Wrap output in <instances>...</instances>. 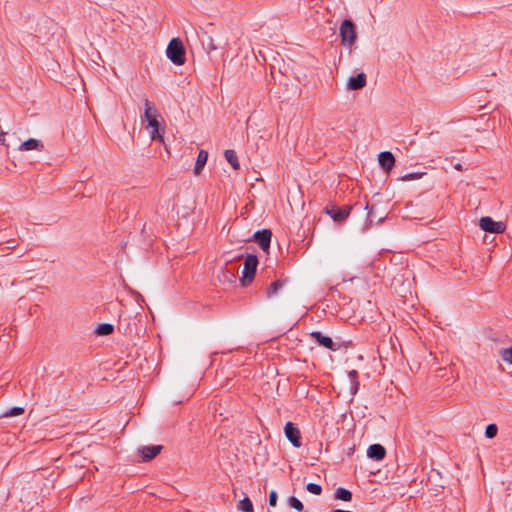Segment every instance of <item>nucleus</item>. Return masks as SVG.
Returning a JSON list of instances; mask_svg holds the SVG:
<instances>
[{"label":"nucleus","mask_w":512,"mask_h":512,"mask_svg":"<svg viewBox=\"0 0 512 512\" xmlns=\"http://www.w3.org/2000/svg\"><path fill=\"white\" fill-rule=\"evenodd\" d=\"M159 113L154 104L148 99L144 100V119L147 121L146 130L152 140L163 141V135L160 133V123L158 121Z\"/></svg>","instance_id":"nucleus-1"},{"label":"nucleus","mask_w":512,"mask_h":512,"mask_svg":"<svg viewBox=\"0 0 512 512\" xmlns=\"http://www.w3.org/2000/svg\"><path fill=\"white\" fill-rule=\"evenodd\" d=\"M168 59L175 65H183L185 63V50L181 40L172 39L166 49Z\"/></svg>","instance_id":"nucleus-2"},{"label":"nucleus","mask_w":512,"mask_h":512,"mask_svg":"<svg viewBox=\"0 0 512 512\" xmlns=\"http://www.w3.org/2000/svg\"><path fill=\"white\" fill-rule=\"evenodd\" d=\"M258 259L255 255L249 254L246 256L243 264L241 282L244 286L248 285L254 278Z\"/></svg>","instance_id":"nucleus-3"},{"label":"nucleus","mask_w":512,"mask_h":512,"mask_svg":"<svg viewBox=\"0 0 512 512\" xmlns=\"http://www.w3.org/2000/svg\"><path fill=\"white\" fill-rule=\"evenodd\" d=\"M339 33L344 46L350 47L355 43L356 30L352 21L344 20L340 25Z\"/></svg>","instance_id":"nucleus-4"},{"label":"nucleus","mask_w":512,"mask_h":512,"mask_svg":"<svg viewBox=\"0 0 512 512\" xmlns=\"http://www.w3.org/2000/svg\"><path fill=\"white\" fill-rule=\"evenodd\" d=\"M479 227L487 233L500 234L506 230V224L502 221H495L489 216L479 220Z\"/></svg>","instance_id":"nucleus-5"},{"label":"nucleus","mask_w":512,"mask_h":512,"mask_svg":"<svg viewBox=\"0 0 512 512\" xmlns=\"http://www.w3.org/2000/svg\"><path fill=\"white\" fill-rule=\"evenodd\" d=\"M174 209L179 217L186 219L194 212L195 203L191 200H178L174 206Z\"/></svg>","instance_id":"nucleus-6"},{"label":"nucleus","mask_w":512,"mask_h":512,"mask_svg":"<svg viewBox=\"0 0 512 512\" xmlns=\"http://www.w3.org/2000/svg\"><path fill=\"white\" fill-rule=\"evenodd\" d=\"M367 83V77L364 73H359L347 79L346 89L348 91H356L364 88Z\"/></svg>","instance_id":"nucleus-7"},{"label":"nucleus","mask_w":512,"mask_h":512,"mask_svg":"<svg viewBox=\"0 0 512 512\" xmlns=\"http://www.w3.org/2000/svg\"><path fill=\"white\" fill-rule=\"evenodd\" d=\"M284 432L285 436L294 447L299 448L301 446L300 431L293 423L287 422L284 427Z\"/></svg>","instance_id":"nucleus-8"},{"label":"nucleus","mask_w":512,"mask_h":512,"mask_svg":"<svg viewBox=\"0 0 512 512\" xmlns=\"http://www.w3.org/2000/svg\"><path fill=\"white\" fill-rule=\"evenodd\" d=\"M271 236V231L268 229H264L262 231H257L254 234V239L258 242V244L264 251H267L270 246Z\"/></svg>","instance_id":"nucleus-9"},{"label":"nucleus","mask_w":512,"mask_h":512,"mask_svg":"<svg viewBox=\"0 0 512 512\" xmlns=\"http://www.w3.org/2000/svg\"><path fill=\"white\" fill-rule=\"evenodd\" d=\"M351 211L350 206H344L342 208H331L330 210H327V213L330 215V217L337 222L343 221L346 219Z\"/></svg>","instance_id":"nucleus-10"},{"label":"nucleus","mask_w":512,"mask_h":512,"mask_svg":"<svg viewBox=\"0 0 512 512\" xmlns=\"http://www.w3.org/2000/svg\"><path fill=\"white\" fill-rule=\"evenodd\" d=\"M378 161L381 167L386 171H390L395 164V158L393 154L389 151L381 152L378 155Z\"/></svg>","instance_id":"nucleus-11"},{"label":"nucleus","mask_w":512,"mask_h":512,"mask_svg":"<svg viewBox=\"0 0 512 512\" xmlns=\"http://www.w3.org/2000/svg\"><path fill=\"white\" fill-rule=\"evenodd\" d=\"M311 337L315 339L321 346L335 351L337 348L335 347L332 339L326 335H323L321 332H312Z\"/></svg>","instance_id":"nucleus-12"},{"label":"nucleus","mask_w":512,"mask_h":512,"mask_svg":"<svg viewBox=\"0 0 512 512\" xmlns=\"http://www.w3.org/2000/svg\"><path fill=\"white\" fill-rule=\"evenodd\" d=\"M162 446L154 445V446H143L139 448V453L142 455L145 461H149L156 457L157 454L160 453Z\"/></svg>","instance_id":"nucleus-13"},{"label":"nucleus","mask_w":512,"mask_h":512,"mask_svg":"<svg viewBox=\"0 0 512 512\" xmlns=\"http://www.w3.org/2000/svg\"><path fill=\"white\" fill-rule=\"evenodd\" d=\"M385 448L380 444L370 445L367 449V456L377 461L382 460L385 457Z\"/></svg>","instance_id":"nucleus-14"},{"label":"nucleus","mask_w":512,"mask_h":512,"mask_svg":"<svg viewBox=\"0 0 512 512\" xmlns=\"http://www.w3.org/2000/svg\"><path fill=\"white\" fill-rule=\"evenodd\" d=\"M208 159V153L205 150H200L196 159L194 174L199 175L205 166Z\"/></svg>","instance_id":"nucleus-15"},{"label":"nucleus","mask_w":512,"mask_h":512,"mask_svg":"<svg viewBox=\"0 0 512 512\" xmlns=\"http://www.w3.org/2000/svg\"><path fill=\"white\" fill-rule=\"evenodd\" d=\"M42 147V144L39 140L30 138L27 141L23 142L19 146V151H32V150H39Z\"/></svg>","instance_id":"nucleus-16"},{"label":"nucleus","mask_w":512,"mask_h":512,"mask_svg":"<svg viewBox=\"0 0 512 512\" xmlns=\"http://www.w3.org/2000/svg\"><path fill=\"white\" fill-rule=\"evenodd\" d=\"M226 160L233 167V169L237 170L240 167L237 154L234 150L228 149L224 153Z\"/></svg>","instance_id":"nucleus-17"},{"label":"nucleus","mask_w":512,"mask_h":512,"mask_svg":"<svg viewBox=\"0 0 512 512\" xmlns=\"http://www.w3.org/2000/svg\"><path fill=\"white\" fill-rule=\"evenodd\" d=\"M113 330H114L113 325H111L109 323H103L97 327L96 333L101 336H106V335H110L113 332Z\"/></svg>","instance_id":"nucleus-18"},{"label":"nucleus","mask_w":512,"mask_h":512,"mask_svg":"<svg viewBox=\"0 0 512 512\" xmlns=\"http://www.w3.org/2000/svg\"><path fill=\"white\" fill-rule=\"evenodd\" d=\"M336 498L342 501H351L352 493L345 488H338L336 490Z\"/></svg>","instance_id":"nucleus-19"},{"label":"nucleus","mask_w":512,"mask_h":512,"mask_svg":"<svg viewBox=\"0 0 512 512\" xmlns=\"http://www.w3.org/2000/svg\"><path fill=\"white\" fill-rule=\"evenodd\" d=\"M238 509L242 512H252L253 511V504L251 500L248 497H245L242 499L238 504Z\"/></svg>","instance_id":"nucleus-20"},{"label":"nucleus","mask_w":512,"mask_h":512,"mask_svg":"<svg viewBox=\"0 0 512 512\" xmlns=\"http://www.w3.org/2000/svg\"><path fill=\"white\" fill-rule=\"evenodd\" d=\"M425 174H426V172L407 173V174L403 175L402 177H400L399 180L403 181V182L418 180V179H421Z\"/></svg>","instance_id":"nucleus-21"},{"label":"nucleus","mask_w":512,"mask_h":512,"mask_svg":"<svg viewBox=\"0 0 512 512\" xmlns=\"http://www.w3.org/2000/svg\"><path fill=\"white\" fill-rule=\"evenodd\" d=\"M499 354L505 363L512 365V347L501 349Z\"/></svg>","instance_id":"nucleus-22"},{"label":"nucleus","mask_w":512,"mask_h":512,"mask_svg":"<svg viewBox=\"0 0 512 512\" xmlns=\"http://www.w3.org/2000/svg\"><path fill=\"white\" fill-rule=\"evenodd\" d=\"M24 413V408L23 407H13V408H10L8 410H6L2 416L3 417H15V416H19L21 414Z\"/></svg>","instance_id":"nucleus-23"},{"label":"nucleus","mask_w":512,"mask_h":512,"mask_svg":"<svg viewBox=\"0 0 512 512\" xmlns=\"http://www.w3.org/2000/svg\"><path fill=\"white\" fill-rule=\"evenodd\" d=\"M282 286H283V282L280 280L273 282L270 285V287L267 289V296L273 297Z\"/></svg>","instance_id":"nucleus-24"},{"label":"nucleus","mask_w":512,"mask_h":512,"mask_svg":"<svg viewBox=\"0 0 512 512\" xmlns=\"http://www.w3.org/2000/svg\"><path fill=\"white\" fill-rule=\"evenodd\" d=\"M306 489L308 492H310L314 495H320L322 492L321 486L319 484H315V483H308L306 485Z\"/></svg>","instance_id":"nucleus-25"},{"label":"nucleus","mask_w":512,"mask_h":512,"mask_svg":"<svg viewBox=\"0 0 512 512\" xmlns=\"http://www.w3.org/2000/svg\"><path fill=\"white\" fill-rule=\"evenodd\" d=\"M498 428L495 424H489L485 429V435L487 438H494L497 435Z\"/></svg>","instance_id":"nucleus-26"},{"label":"nucleus","mask_w":512,"mask_h":512,"mask_svg":"<svg viewBox=\"0 0 512 512\" xmlns=\"http://www.w3.org/2000/svg\"><path fill=\"white\" fill-rule=\"evenodd\" d=\"M348 376L353 384V387H352V394L354 395L358 389V385L359 383L356 381V377H357V371L356 370H352L348 373Z\"/></svg>","instance_id":"nucleus-27"},{"label":"nucleus","mask_w":512,"mask_h":512,"mask_svg":"<svg viewBox=\"0 0 512 512\" xmlns=\"http://www.w3.org/2000/svg\"><path fill=\"white\" fill-rule=\"evenodd\" d=\"M289 504L292 508H294L297 511H302L304 507L302 502L296 497H291L289 499Z\"/></svg>","instance_id":"nucleus-28"},{"label":"nucleus","mask_w":512,"mask_h":512,"mask_svg":"<svg viewBox=\"0 0 512 512\" xmlns=\"http://www.w3.org/2000/svg\"><path fill=\"white\" fill-rule=\"evenodd\" d=\"M278 495L276 491L272 490L269 494V505L275 507L277 504Z\"/></svg>","instance_id":"nucleus-29"},{"label":"nucleus","mask_w":512,"mask_h":512,"mask_svg":"<svg viewBox=\"0 0 512 512\" xmlns=\"http://www.w3.org/2000/svg\"><path fill=\"white\" fill-rule=\"evenodd\" d=\"M365 208L368 210V218L370 223H372L374 218L373 207H369V205L367 204Z\"/></svg>","instance_id":"nucleus-30"},{"label":"nucleus","mask_w":512,"mask_h":512,"mask_svg":"<svg viewBox=\"0 0 512 512\" xmlns=\"http://www.w3.org/2000/svg\"><path fill=\"white\" fill-rule=\"evenodd\" d=\"M383 219H384V217H383V216H380V217L378 218V221H382Z\"/></svg>","instance_id":"nucleus-31"}]
</instances>
